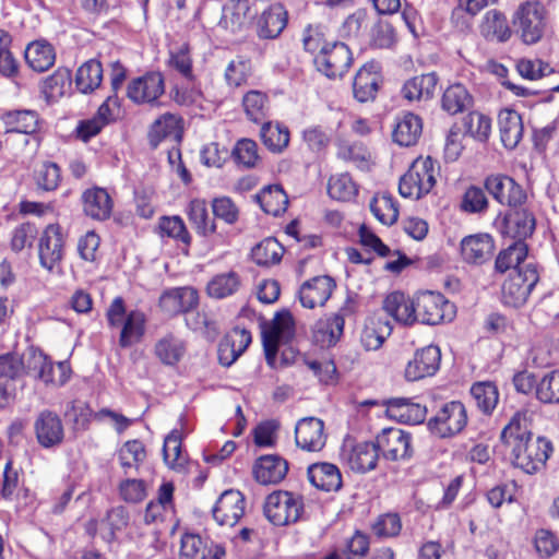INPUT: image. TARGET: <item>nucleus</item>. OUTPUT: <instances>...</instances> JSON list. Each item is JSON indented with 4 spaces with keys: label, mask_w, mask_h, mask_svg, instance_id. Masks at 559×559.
I'll return each mask as SVG.
<instances>
[{
    "label": "nucleus",
    "mask_w": 559,
    "mask_h": 559,
    "mask_svg": "<svg viewBox=\"0 0 559 559\" xmlns=\"http://www.w3.org/2000/svg\"><path fill=\"white\" fill-rule=\"evenodd\" d=\"M37 235L38 229L33 223L26 222L16 226L12 231L10 240L11 250L19 253L26 247H32Z\"/></svg>",
    "instance_id": "63"
},
{
    "label": "nucleus",
    "mask_w": 559,
    "mask_h": 559,
    "mask_svg": "<svg viewBox=\"0 0 559 559\" xmlns=\"http://www.w3.org/2000/svg\"><path fill=\"white\" fill-rule=\"evenodd\" d=\"M242 107L250 121L261 123L270 109L269 96L262 91L251 90L243 95Z\"/></svg>",
    "instance_id": "49"
},
{
    "label": "nucleus",
    "mask_w": 559,
    "mask_h": 559,
    "mask_svg": "<svg viewBox=\"0 0 559 559\" xmlns=\"http://www.w3.org/2000/svg\"><path fill=\"white\" fill-rule=\"evenodd\" d=\"M474 106V97L462 83L449 85L441 97V108L449 115L468 111Z\"/></svg>",
    "instance_id": "36"
},
{
    "label": "nucleus",
    "mask_w": 559,
    "mask_h": 559,
    "mask_svg": "<svg viewBox=\"0 0 559 559\" xmlns=\"http://www.w3.org/2000/svg\"><path fill=\"white\" fill-rule=\"evenodd\" d=\"M219 525L234 526L245 514V497L239 490H225L212 509Z\"/></svg>",
    "instance_id": "17"
},
{
    "label": "nucleus",
    "mask_w": 559,
    "mask_h": 559,
    "mask_svg": "<svg viewBox=\"0 0 559 559\" xmlns=\"http://www.w3.org/2000/svg\"><path fill=\"white\" fill-rule=\"evenodd\" d=\"M302 510V498L284 490L270 493L263 507L266 519L277 526L297 522L300 519Z\"/></svg>",
    "instance_id": "6"
},
{
    "label": "nucleus",
    "mask_w": 559,
    "mask_h": 559,
    "mask_svg": "<svg viewBox=\"0 0 559 559\" xmlns=\"http://www.w3.org/2000/svg\"><path fill=\"white\" fill-rule=\"evenodd\" d=\"M423 131V122L419 116L413 112L403 114L393 130V141L401 146L414 145Z\"/></svg>",
    "instance_id": "38"
},
{
    "label": "nucleus",
    "mask_w": 559,
    "mask_h": 559,
    "mask_svg": "<svg viewBox=\"0 0 559 559\" xmlns=\"http://www.w3.org/2000/svg\"><path fill=\"white\" fill-rule=\"evenodd\" d=\"M328 193L334 200L348 202L356 198L358 187L348 173L336 174L329 179Z\"/></svg>",
    "instance_id": "52"
},
{
    "label": "nucleus",
    "mask_w": 559,
    "mask_h": 559,
    "mask_svg": "<svg viewBox=\"0 0 559 559\" xmlns=\"http://www.w3.org/2000/svg\"><path fill=\"white\" fill-rule=\"evenodd\" d=\"M25 60L36 72H45L50 69L56 61V52L47 41H33L25 49Z\"/></svg>",
    "instance_id": "40"
},
{
    "label": "nucleus",
    "mask_w": 559,
    "mask_h": 559,
    "mask_svg": "<svg viewBox=\"0 0 559 559\" xmlns=\"http://www.w3.org/2000/svg\"><path fill=\"white\" fill-rule=\"evenodd\" d=\"M352 313H354V304L347 299L337 312L325 316L313 324V341L321 347L334 346L344 333L345 317Z\"/></svg>",
    "instance_id": "8"
},
{
    "label": "nucleus",
    "mask_w": 559,
    "mask_h": 559,
    "mask_svg": "<svg viewBox=\"0 0 559 559\" xmlns=\"http://www.w3.org/2000/svg\"><path fill=\"white\" fill-rule=\"evenodd\" d=\"M288 472V463L280 455H263L255 461L253 475L262 485L277 484L283 480Z\"/></svg>",
    "instance_id": "25"
},
{
    "label": "nucleus",
    "mask_w": 559,
    "mask_h": 559,
    "mask_svg": "<svg viewBox=\"0 0 559 559\" xmlns=\"http://www.w3.org/2000/svg\"><path fill=\"white\" fill-rule=\"evenodd\" d=\"M500 438L503 443L512 445L514 466L527 474L539 471L548 460L552 445L546 438H533L526 427H522V418L515 414L502 429Z\"/></svg>",
    "instance_id": "1"
},
{
    "label": "nucleus",
    "mask_w": 559,
    "mask_h": 559,
    "mask_svg": "<svg viewBox=\"0 0 559 559\" xmlns=\"http://www.w3.org/2000/svg\"><path fill=\"white\" fill-rule=\"evenodd\" d=\"M34 430L38 443L46 449L59 445L64 438L60 417L49 409H44L38 414L34 423Z\"/></svg>",
    "instance_id": "22"
},
{
    "label": "nucleus",
    "mask_w": 559,
    "mask_h": 559,
    "mask_svg": "<svg viewBox=\"0 0 559 559\" xmlns=\"http://www.w3.org/2000/svg\"><path fill=\"white\" fill-rule=\"evenodd\" d=\"M260 138L270 152L281 154L289 144L290 133L286 126L269 121L262 123Z\"/></svg>",
    "instance_id": "42"
},
{
    "label": "nucleus",
    "mask_w": 559,
    "mask_h": 559,
    "mask_svg": "<svg viewBox=\"0 0 559 559\" xmlns=\"http://www.w3.org/2000/svg\"><path fill=\"white\" fill-rule=\"evenodd\" d=\"M250 7L248 0H231L224 5L221 24L231 32H238L246 23Z\"/></svg>",
    "instance_id": "53"
},
{
    "label": "nucleus",
    "mask_w": 559,
    "mask_h": 559,
    "mask_svg": "<svg viewBox=\"0 0 559 559\" xmlns=\"http://www.w3.org/2000/svg\"><path fill=\"white\" fill-rule=\"evenodd\" d=\"M513 25L522 41L534 45L542 40L547 25V11L540 1H525L513 14Z\"/></svg>",
    "instance_id": "5"
},
{
    "label": "nucleus",
    "mask_w": 559,
    "mask_h": 559,
    "mask_svg": "<svg viewBox=\"0 0 559 559\" xmlns=\"http://www.w3.org/2000/svg\"><path fill=\"white\" fill-rule=\"evenodd\" d=\"M392 328L386 320L369 318L360 333V343L366 350H377L391 334Z\"/></svg>",
    "instance_id": "39"
},
{
    "label": "nucleus",
    "mask_w": 559,
    "mask_h": 559,
    "mask_svg": "<svg viewBox=\"0 0 559 559\" xmlns=\"http://www.w3.org/2000/svg\"><path fill=\"white\" fill-rule=\"evenodd\" d=\"M103 81V67L98 60L91 59L84 62L76 71L75 85L83 93L88 94L100 86Z\"/></svg>",
    "instance_id": "48"
},
{
    "label": "nucleus",
    "mask_w": 559,
    "mask_h": 559,
    "mask_svg": "<svg viewBox=\"0 0 559 559\" xmlns=\"http://www.w3.org/2000/svg\"><path fill=\"white\" fill-rule=\"evenodd\" d=\"M385 412L390 418L408 425H418L425 421L427 408L424 405L412 402L406 397H392L383 402Z\"/></svg>",
    "instance_id": "23"
},
{
    "label": "nucleus",
    "mask_w": 559,
    "mask_h": 559,
    "mask_svg": "<svg viewBox=\"0 0 559 559\" xmlns=\"http://www.w3.org/2000/svg\"><path fill=\"white\" fill-rule=\"evenodd\" d=\"M463 126L466 134L480 142L487 141L491 132V119L479 111H469Z\"/></svg>",
    "instance_id": "57"
},
{
    "label": "nucleus",
    "mask_w": 559,
    "mask_h": 559,
    "mask_svg": "<svg viewBox=\"0 0 559 559\" xmlns=\"http://www.w3.org/2000/svg\"><path fill=\"white\" fill-rule=\"evenodd\" d=\"M438 175L439 165L435 159L418 157L401 177L399 192L403 198L419 200L432 190Z\"/></svg>",
    "instance_id": "3"
},
{
    "label": "nucleus",
    "mask_w": 559,
    "mask_h": 559,
    "mask_svg": "<svg viewBox=\"0 0 559 559\" xmlns=\"http://www.w3.org/2000/svg\"><path fill=\"white\" fill-rule=\"evenodd\" d=\"M253 261L259 265H272L281 261L283 248L274 238H266L251 251Z\"/></svg>",
    "instance_id": "56"
},
{
    "label": "nucleus",
    "mask_w": 559,
    "mask_h": 559,
    "mask_svg": "<svg viewBox=\"0 0 559 559\" xmlns=\"http://www.w3.org/2000/svg\"><path fill=\"white\" fill-rule=\"evenodd\" d=\"M314 66L319 72L329 79L342 78L353 62V55L348 46L341 41H333L321 53L314 56Z\"/></svg>",
    "instance_id": "9"
},
{
    "label": "nucleus",
    "mask_w": 559,
    "mask_h": 559,
    "mask_svg": "<svg viewBox=\"0 0 559 559\" xmlns=\"http://www.w3.org/2000/svg\"><path fill=\"white\" fill-rule=\"evenodd\" d=\"M486 189L478 186H469L461 200V210L468 214H484L489 207Z\"/></svg>",
    "instance_id": "55"
},
{
    "label": "nucleus",
    "mask_w": 559,
    "mask_h": 559,
    "mask_svg": "<svg viewBox=\"0 0 559 559\" xmlns=\"http://www.w3.org/2000/svg\"><path fill=\"white\" fill-rule=\"evenodd\" d=\"M467 424V412L460 401H451L442 405L431 417L427 427L439 438H449L460 433Z\"/></svg>",
    "instance_id": "7"
},
{
    "label": "nucleus",
    "mask_w": 559,
    "mask_h": 559,
    "mask_svg": "<svg viewBox=\"0 0 559 559\" xmlns=\"http://www.w3.org/2000/svg\"><path fill=\"white\" fill-rule=\"evenodd\" d=\"M7 132L33 134L38 130V115L34 110H13L2 116Z\"/></svg>",
    "instance_id": "45"
},
{
    "label": "nucleus",
    "mask_w": 559,
    "mask_h": 559,
    "mask_svg": "<svg viewBox=\"0 0 559 559\" xmlns=\"http://www.w3.org/2000/svg\"><path fill=\"white\" fill-rule=\"evenodd\" d=\"M476 407L484 415H491L499 402V391L491 381H478L473 383L469 390Z\"/></svg>",
    "instance_id": "43"
},
{
    "label": "nucleus",
    "mask_w": 559,
    "mask_h": 559,
    "mask_svg": "<svg viewBox=\"0 0 559 559\" xmlns=\"http://www.w3.org/2000/svg\"><path fill=\"white\" fill-rule=\"evenodd\" d=\"M412 437L409 433L397 428L384 429L377 437L379 452L390 461L408 460L413 455L411 447Z\"/></svg>",
    "instance_id": "15"
},
{
    "label": "nucleus",
    "mask_w": 559,
    "mask_h": 559,
    "mask_svg": "<svg viewBox=\"0 0 559 559\" xmlns=\"http://www.w3.org/2000/svg\"><path fill=\"white\" fill-rule=\"evenodd\" d=\"M36 185L44 191H53L58 188L61 174L60 168L56 163H44L35 174Z\"/></svg>",
    "instance_id": "64"
},
{
    "label": "nucleus",
    "mask_w": 559,
    "mask_h": 559,
    "mask_svg": "<svg viewBox=\"0 0 559 559\" xmlns=\"http://www.w3.org/2000/svg\"><path fill=\"white\" fill-rule=\"evenodd\" d=\"M484 188L499 204L516 209L526 201V192L512 177L492 174L485 178Z\"/></svg>",
    "instance_id": "10"
},
{
    "label": "nucleus",
    "mask_w": 559,
    "mask_h": 559,
    "mask_svg": "<svg viewBox=\"0 0 559 559\" xmlns=\"http://www.w3.org/2000/svg\"><path fill=\"white\" fill-rule=\"evenodd\" d=\"M495 249V239L486 233L465 236L460 242L461 258L471 265H483L488 262Z\"/></svg>",
    "instance_id": "14"
},
{
    "label": "nucleus",
    "mask_w": 559,
    "mask_h": 559,
    "mask_svg": "<svg viewBox=\"0 0 559 559\" xmlns=\"http://www.w3.org/2000/svg\"><path fill=\"white\" fill-rule=\"evenodd\" d=\"M146 451L144 444L140 440H129L124 442L119 451V462L123 468L135 467L145 460Z\"/></svg>",
    "instance_id": "61"
},
{
    "label": "nucleus",
    "mask_w": 559,
    "mask_h": 559,
    "mask_svg": "<svg viewBox=\"0 0 559 559\" xmlns=\"http://www.w3.org/2000/svg\"><path fill=\"white\" fill-rule=\"evenodd\" d=\"M295 441L298 448L308 452H318L326 441L323 420L316 417L300 419L295 427Z\"/></svg>",
    "instance_id": "20"
},
{
    "label": "nucleus",
    "mask_w": 559,
    "mask_h": 559,
    "mask_svg": "<svg viewBox=\"0 0 559 559\" xmlns=\"http://www.w3.org/2000/svg\"><path fill=\"white\" fill-rule=\"evenodd\" d=\"M294 336V320L288 310L276 312L272 325L262 333L265 359L272 365L278 352L281 342H288Z\"/></svg>",
    "instance_id": "11"
},
{
    "label": "nucleus",
    "mask_w": 559,
    "mask_h": 559,
    "mask_svg": "<svg viewBox=\"0 0 559 559\" xmlns=\"http://www.w3.org/2000/svg\"><path fill=\"white\" fill-rule=\"evenodd\" d=\"M82 204L84 213L96 221L109 218L114 206L107 190L99 187L85 190L82 194Z\"/></svg>",
    "instance_id": "27"
},
{
    "label": "nucleus",
    "mask_w": 559,
    "mask_h": 559,
    "mask_svg": "<svg viewBox=\"0 0 559 559\" xmlns=\"http://www.w3.org/2000/svg\"><path fill=\"white\" fill-rule=\"evenodd\" d=\"M383 309L403 325H413L417 322L415 301L401 292L388 295L383 301Z\"/></svg>",
    "instance_id": "28"
},
{
    "label": "nucleus",
    "mask_w": 559,
    "mask_h": 559,
    "mask_svg": "<svg viewBox=\"0 0 559 559\" xmlns=\"http://www.w3.org/2000/svg\"><path fill=\"white\" fill-rule=\"evenodd\" d=\"M164 93L165 82L160 72H147L135 78L127 88V95L134 104L154 105Z\"/></svg>",
    "instance_id": "13"
},
{
    "label": "nucleus",
    "mask_w": 559,
    "mask_h": 559,
    "mask_svg": "<svg viewBox=\"0 0 559 559\" xmlns=\"http://www.w3.org/2000/svg\"><path fill=\"white\" fill-rule=\"evenodd\" d=\"M308 479L318 489L336 491L342 487L338 467L331 463H314L308 467Z\"/></svg>",
    "instance_id": "34"
},
{
    "label": "nucleus",
    "mask_w": 559,
    "mask_h": 559,
    "mask_svg": "<svg viewBox=\"0 0 559 559\" xmlns=\"http://www.w3.org/2000/svg\"><path fill=\"white\" fill-rule=\"evenodd\" d=\"M164 462L170 468H181L186 464V457L182 454L181 435L175 429L165 438L163 445Z\"/></svg>",
    "instance_id": "58"
},
{
    "label": "nucleus",
    "mask_w": 559,
    "mask_h": 559,
    "mask_svg": "<svg viewBox=\"0 0 559 559\" xmlns=\"http://www.w3.org/2000/svg\"><path fill=\"white\" fill-rule=\"evenodd\" d=\"M440 361L441 352L438 346L429 345L417 349L405 368L406 380L417 381L433 376L440 367Z\"/></svg>",
    "instance_id": "18"
},
{
    "label": "nucleus",
    "mask_w": 559,
    "mask_h": 559,
    "mask_svg": "<svg viewBox=\"0 0 559 559\" xmlns=\"http://www.w3.org/2000/svg\"><path fill=\"white\" fill-rule=\"evenodd\" d=\"M187 353V343L179 336L167 333L154 345L156 358L168 367L177 366Z\"/></svg>",
    "instance_id": "30"
},
{
    "label": "nucleus",
    "mask_w": 559,
    "mask_h": 559,
    "mask_svg": "<svg viewBox=\"0 0 559 559\" xmlns=\"http://www.w3.org/2000/svg\"><path fill=\"white\" fill-rule=\"evenodd\" d=\"M527 252L528 247L525 241H513L498 253L495 261V271L503 274L510 269L516 270L518 267H522Z\"/></svg>",
    "instance_id": "44"
},
{
    "label": "nucleus",
    "mask_w": 559,
    "mask_h": 559,
    "mask_svg": "<svg viewBox=\"0 0 559 559\" xmlns=\"http://www.w3.org/2000/svg\"><path fill=\"white\" fill-rule=\"evenodd\" d=\"M225 547L204 543L199 535L185 534L181 537L180 559H225Z\"/></svg>",
    "instance_id": "24"
},
{
    "label": "nucleus",
    "mask_w": 559,
    "mask_h": 559,
    "mask_svg": "<svg viewBox=\"0 0 559 559\" xmlns=\"http://www.w3.org/2000/svg\"><path fill=\"white\" fill-rule=\"evenodd\" d=\"M231 155L235 162L245 168L255 167L260 159L257 142L247 138L237 141Z\"/></svg>",
    "instance_id": "60"
},
{
    "label": "nucleus",
    "mask_w": 559,
    "mask_h": 559,
    "mask_svg": "<svg viewBox=\"0 0 559 559\" xmlns=\"http://www.w3.org/2000/svg\"><path fill=\"white\" fill-rule=\"evenodd\" d=\"M500 139L503 146L513 150L523 136V121L521 115L513 109L504 108L498 115Z\"/></svg>",
    "instance_id": "29"
},
{
    "label": "nucleus",
    "mask_w": 559,
    "mask_h": 559,
    "mask_svg": "<svg viewBox=\"0 0 559 559\" xmlns=\"http://www.w3.org/2000/svg\"><path fill=\"white\" fill-rule=\"evenodd\" d=\"M158 234L160 237H168L183 245L185 249L191 245V235L187 229L183 219L178 216H162L157 225Z\"/></svg>",
    "instance_id": "50"
},
{
    "label": "nucleus",
    "mask_w": 559,
    "mask_h": 559,
    "mask_svg": "<svg viewBox=\"0 0 559 559\" xmlns=\"http://www.w3.org/2000/svg\"><path fill=\"white\" fill-rule=\"evenodd\" d=\"M369 207L374 217L383 225H393L399 218L396 201L389 194L372 198Z\"/></svg>",
    "instance_id": "54"
},
{
    "label": "nucleus",
    "mask_w": 559,
    "mask_h": 559,
    "mask_svg": "<svg viewBox=\"0 0 559 559\" xmlns=\"http://www.w3.org/2000/svg\"><path fill=\"white\" fill-rule=\"evenodd\" d=\"M335 287V281L331 276H314L300 286L299 300L302 307L308 309L322 307L329 300Z\"/></svg>",
    "instance_id": "19"
},
{
    "label": "nucleus",
    "mask_w": 559,
    "mask_h": 559,
    "mask_svg": "<svg viewBox=\"0 0 559 559\" xmlns=\"http://www.w3.org/2000/svg\"><path fill=\"white\" fill-rule=\"evenodd\" d=\"M539 282V272L535 263L523 264L514 270L502 284L501 298L506 306L523 307Z\"/></svg>",
    "instance_id": "4"
},
{
    "label": "nucleus",
    "mask_w": 559,
    "mask_h": 559,
    "mask_svg": "<svg viewBox=\"0 0 559 559\" xmlns=\"http://www.w3.org/2000/svg\"><path fill=\"white\" fill-rule=\"evenodd\" d=\"M379 449L376 442L364 441L356 443L349 451L347 462L352 471L360 474L377 467Z\"/></svg>",
    "instance_id": "32"
},
{
    "label": "nucleus",
    "mask_w": 559,
    "mask_h": 559,
    "mask_svg": "<svg viewBox=\"0 0 559 559\" xmlns=\"http://www.w3.org/2000/svg\"><path fill=\"white\" fill-rule=\"evenodd\" d=\"M64 237L58 224H49L38 241V258L43 267L52 271L63 259Z\"/></svg>",
    "instance_id": "12"
},
{
    "label": "nucleus",
    "mask_w": 559,
    "mask_h": 559,
    "mask_svg": "<svg viewBox=\"0 0 559 559\" xmlns=\"http://www.w3.org/2000/svg\"><path fill=\"white\" fill-rule=\"evenodd\" d=\"M479 29L483 37L487 40H497L499 43L508 41L512 35L506 15L498 10L486 12Z\"/></svg>",
    "instance_id": "37"
},
{
    "label": "nucleus",
    "mask_w": 559,
    "mask_h": 559,
    "mask_svg": "<svg viewBox=\"0 0 559 559\" xmlns=\"http://www.w3.org/2000/svg\"><path fill=\"white\" fill-rule=\"evenodd\" d=\"M439 83L436 72H429L407 80L402 87V95L409 102L431 99Z\"/></svg>",
    "instance_id": "31"
},
{
    "label": "nucleus",
    "mask_w": 559,
    "mask_h": 559,
    "mask_svg": "<svg viewBox=\"0 0 559 559\" xmlns=\"http://www.w3.org/2000/svg\"><path fill=\"white\" fill-rule=\"evenodd\" d=\"M536 399L544 404H559V369L547 372L537 382Z\"/></svg>",
    "instance_id": "59"
},
{
    "label": "nucleus",
    "mask_w": 559,
    "mask_h": 559,
    "mask_svg": "<svg viewBox=\"0 0 559 559\" xmlns=\"http://www.w3.org/2000/svg\"><path fill=\"white\" fill-rule=\"evenodd\" d=\"M175 487L173 483H163L158 489V497L147 503L144 511V523L150 525L162 519L164 511L171 507Z\"/></svg>",
    "instance_id": "51"
},
{
    "label": "nucleus",
    "mask_w": 559,
    "mask_h": 559,
    "mask_svg": "<svg viewBox=\"0 0 559 559\" xmlns=\"http://www.w3.org/2000/svg\"><path fill=\"white\" fill-rule=\"evenodd\" d=\"M189 222L195 231L202 237H209L216 231V225L210 218L206 202L201 199H193L187 207Z\"/></svg>",
    "instance_id": "46"
},
{
    "label": "nucleus",
    "mask_w": 559,
    "mask_h": 559,
    "mask_svg": "<svg viewBox=\"0 0 559 559\" xmlns=\"http://www.w3.org/2000/svg\"><path fill=\"white\" fill-rule=\"evenodd\" d=\"M255 199L261 209L270 215L278 216L283 214L288 206V197L280 185L264 187Z\"/></svg>",
    "instance_id": "41"
},
{
    "label": "nucleus",
    "mask_w": 559,
    "mask_h": 559,
    "mask_svg": "<svg viewBox=\"0 0 559 559\" xmlns=\"http://www.w3.org/2000/svg\"><path fill=\"white\" fill-rule=\"evenodd\" d=\"M25 376V362L15 353L0 355V378L8 381H20Z\"/></svg>",
    "instance_id": "62"
},
{
    "label": "nucleus",
    "mask_w": 559,
    "mask_h": 559,
    "mask_svg": "<svg viewBox=\"0 0 559 559\" xmlns=\"http://www.w3.org/2000/svg\"><path fill=\"white\" fill-rule=\"evenodd\" d=\"M288 13L283 4L274 3L258 20V36L263 39L278 37L287 25Z\"/></svg>",
    "instance_id": "26"
},
{
    "label": "nucleus",
    "mask_w": 559,
    "mask_h": 559,
    "mask_svg": "<svg viewBox=\"0 0 559 559\" xmlns=\"http://www.w3.org/2000/svg\"><path fill=\"white\" fill-rule=\"evenodd\" d=\"M110 329H120L119 346L130 348L139 344L146 331V316L141 310L127 311L122 297L117 296L106 310Z\"/></svg>",
    "instance_id": "2"
},
{
    "label": "nucleus",
    "mask_w": 559,
    "mask_h": 559,
    "mask_svg": "<svg viewBox=\"0 0 559 559\" xmlns=\"http://www.w3.org/2000/svg\"><path fill=\"white\" fill-rule=\"evenodd\" d=\"M535 230V217L527 210L513 211L506 215L503 234L514 241H524Z\"/></svg>",
    "instance_id": "33"
},
{
    "label": "nucleus",
    "mask_w": 559,
    "mask_h": 559,
    "mask_svg": "<svg viewBox=\"0 0 559 559\" xmlns=\"http://www.w3.org/2000/svg\"><path fill=\"white\" fill-rule=\"evenodd\" d=\"M198 304L199 294L193 287L173 288L164 292L159 297V307L169 317L187 313L197 308Z\"/></svg>",
    "instance_id": "21"
},
{
    "label": "nucleus",
    "mask_w": 559,
    "mask_h": 559,
    "mask_svg": "<svg viewBox=\"0 0 559 559\" xmlns=\"http://www.w3.org/2000/svg\"><path fill=\"white\" fill-rule=\"evenodd\" d=\"M415 306L417 321L428 325L442 322L447 317V311L453 308L443 295L433 292L420 294L415 301Z\"/></svg>",
    "instance_id": "16"
},
{
    "label": "nucleus",
    "mask_w": 559,
    "mask_h": 559,
    "mask_svg": "<svg viewBox=\"0 0 559 559\" xmlns=\"http://www.w3.org/2000/svg\"><path fill=\"white\" fill-rule=\"evenodd\" d=\"M373 69V64H365L354 78V97L360 103L373 100L379 91L380 74Z\"/></svg>",
    "instance_id": "35"
},
{
    "label": "nucleus",
    "mask_w": 559,
    "mask_h": 559,
    "mask_svg": "<svg viewBox=\"0 0 559 559\" xmlns=\"http://www.w3.org/2000/svg\"><path fill=\"white\" fill-rule=\"evenodd\" d=\"M241 286L238 273L234 271L216 274L206 285V293L215 299H224L236 294Z\"/></svg>",
    "instance_id": "47"
}]
</instances>
